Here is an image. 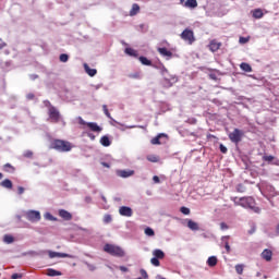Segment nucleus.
Listing matches in <instances>:
<instances>
[{
	"mask_svg": "<svg viewBox=\"0 0 279 279\" xmlns=\"http://www.w3.org/2000/svg\"><path fill=\"white\" fill-rule=\"evenodd\" d=\"M50 149H56V151L66 153L73 149V144L64 140H52L50 143Z\"/></svg>",
	"mask_w": 279,
	"mask_h": 279,
	"instance_id": "nucleus-1",
	"label": "nucleus"
},
{
	"mask_svg": "<svg viewBox=\"0 0 279 279\" xmlns=\"http://www.w3.org/2000/svg\"><path fill=\"white\" fill-rule=\"evenodd\" d=\"M104 252L110 254V256H117L118 258H123L125 256V251L121 246L114 244H105Z\"/></svg>",
	"mask_w": 279,
	"mask_h": 279,
	"instance_id": "nucleus-2",
	"label": "nucleus"
},
{
	"mask_svg": "<svg viewBox=\"0 0 279 279\" xmlns=\"http://www.w3.org/2000/svg\"><path fill=\"white\" fill-rule=\"evenodd\" d=\"M49 108H48V120L50 123H60L62 116L60 114V111L51 106V102L47 101Z\"/></svg>",
	"mask_w": 279,
	"mask_h": 279,
	"instance_id": "nucleus-3",
	"label": "nucleus"
},
{
	"mask_svg": "<svg viewBox=\"0 0 279 279\" xmlns=\"http://www.w3.org/2000/svg\"><path fill=\"white\" fill-rule=\"evenodd\" d=\"M243 136H245V132L241 129H234L233 132L229 133V140L235 145H239L243 141Z\"/></svg>",
	"mask_w": 279,
	"mask_h": 279,
	"instance_id": "nucleus-4",
	"label": "nucleus"
},
{
	"mask_svg": "<svg viewBox=\"0 0 279 279\" xmlns=\"http://www.w3.org/2000/svg\"><path fill=\"white\" fill-rule=\"evenodd\" d=\"M80 125H85L90 132H101V126L97 125V122H86L82 117L78 118Z\"/></svg>",
	"mask_w": 279,
	"mask_h": 279,
	"instance_id": "nucleus-5",
	"label": "nucleus"
},
{
	"mask_svg": "<svg viewBox=\"0 0 279 279\" xmlns=\"http://www.w3.org/2000/svg\"><path fill=\"white\" fill-rule=\"evenodd\" d=\"M25 217L27 221H32V223H36L40 219V211L28 210L25 213Z\"/></svg>",
	"mask_w": 279,
	"mask_h": 279,
	"instance_id": "nucleus-6",
	"label": "nucleus"
},
{
	"mask_svg": "<svg viewBox=\"0 0 279 279\" xmlns=\"http://www.w3.org/2000/svg\"><path fill=\"white\" fill-rule=\"evenodd\" d=\"M246 208H250V210H253L256 215H260V207L256 206V201H254L253 197H246Z\"/></svg>",
	"mask_w": 279,
	"mask_h": 279,
	"instance_id": "nucleus-7",
	"label": "nucleus"
},
{
	"mask_svg": "<svg viewBox=\"0 0 279 279\" xmlns=\"http://www.w3.org/2000/svg\"><path fill=\"white\" fill-rule=\"evenodd\" d=\"M167 134L160 133L156 137H153L150 140L151 145H163V143H167Z\"/></svg>",
	"mask_w": 279,
	"mask_h": 279,
	"instance_id": "nucleus-8",
	"label": "nucleus"
},
{
	"mask_svg": "<svg viewBox=\"0 0 279 279\" xmlns=\"http://www.w3.org/2000/svg\"><path fill=\"white\" fill-rule=\"evenodd\" d=\"M49 258H75V256L66 254V253H58L53 251H49Z\"/></svg>",
	"mask_w": 279,
	"mask_h": 279,
	"instance_id": "nucleus-9",
	"label": "nucleus"
},
{
	"mask_svg": "<svg viewBox=\"0 0 279 279\" xmlns=\"http://www.w3.org/2000/svg\"><path fill=\"white\" fill-rule=\"evenodd\" d=\"M231 202H233L235 206H242V208H247V197H231Z\"/></svg>",
	"mask_w": 279,
	"mask_h": 279,
	"instance_id": "nucleus-10",
	"label": "nucleus"
},
{
	"mask_svg": "<svg viewBox=\"0 0 279 279\" xmlns=\"http://www.w3.org/2000/svg\"><path fill=\"white\" fill-rule=\"evenodd\" d=\"M119 214L122 217H132V215H134V211H132V209L128 206H122L119 208Z\"/></svg>",
	"mask_w": 279,
	"mask_h": 279,
	"instance_id": "nucleus-11",
	"label": "nucleus"
},
{
	"mask_svg": "<svg viewBox=\"0 0 279 279\" xmlns=\"http://www.w3.org/2000/svg\"><path fill=\"white\" fill-rule=\"evenodd\" d=\"M260 256L267 263H271V258H274V252H271V250L266 248L262 252Z\"/></svg>",
	"mask_w": 279,
	"mask_h": 279,
	"instance_id": "nucleus-12",
	"label": "nucleus"
},
{
	"mask_svg": "<svg viewBox=\"0 0 279 279\" xmlns=\"http://www.w3.org/2000/svg\"><path fill=\"white\" fill-rule=\"evenodd\" d=\"M118 178H132L134 175V170H117Z\"/></svg>",
	"mask_w": 279,
	"mask_h": 279,
	"instance_id": "nucleus-13",
	"label": "nucleus"
},
{
	"mask_svg": "<svg viewBox=\"0 0 279 279\" xmlns=\"http://www.w3.org/2000/svg\"><path fill=\"white\" fill-rule=\"evenodd\" d=\"M59 217H61V219H63L64 221H71V219H73V215L66 211V209L59 210Z\"/></svg>",
	"mask_w": 279,
	"mask_h": 279,
	"instance_id": "nucleus-14",
	"label": "nucleus"
},
{
	"mask_svg": "<svg viewBox=\"0 0 279 279\" xmlns=\"http://www.w3.org/2000/svg\"><path fill=\"white\" fill-rule=\"evenodd\" d=\"M221 49V43H218L217 40H211L209 44V50L215 52L219 51Z\"/></svg>",
	"mask_w": 279,
	"mask_h": 279,
	"instance_id": "nucleus-15",
	"label": "nucleus"
},
{
	"mask_svg": "<svg viewBox=\"0 0 279 279\" xmlns=\"http://www.w3.org/2000/svg\"><path fill=\"white\" fill-rule=\"evenodd\" d=\"M187 228L193 231L199 230V225L191 219H185Z\"/></svg>",
	"mask_w": 279,
	"mask_h": 279,
	"instance_id": "nucleus-16",
	"label": "nucleus"
},
{
	"mask_svg": "<svg viewBox=\"0 0 279 279\" xmlns=\"http://www.w3.org/2000/svg\"><path fill=\"white\" fill-rule=\"evenodd\" d=\"M84 69H85V73H87V75H89V77H95V75H97V70L96 69H90L89 65H87V63H84Z\"/></svg>",
	"mask_w": 279,
	"mask_h": 279,
	"instance_id": "nucleus-17",
	"label": "nucleus"
},
{
	"mask_svg": "<svg viewBox=\"0 0 279 279\" xmlns=\"http://www.w3.org/2000/svg\"><path fill=\"white\" fill-rule=\"evenodd\" d=\"M46 276H49L50 278H56V276H62V272L60 270L49 268L47 269Z\"/></svg>",
	"mask_w": 279,
	"mask_h": 279,
	"instance_id": "nucleus-18",
	"label": "nucleus"
},
{
	"mask_svg": "<svg viewBox=\"0 0 279 279\" xmlns=\"http://www.w3.org/2000/svg\"><path fill=\"white\" fill-rule=\"evenodd\" d=\"M141 12V7L137 3H134L130 10V16H136Z\"/></svg>",
	"mask_w": 279,
	"mask_h": 279,
	"instance_id": "nucleus-19",
	"label": "nucleus"
},
{
	"mask_svg": "<svg viewBox=\"0 0 279 279\" xmlns=\"http://www.w3.org/2000/svg\"><path fill=\"white\" fill-rule=\"evenodd\" d=\"M124 52L131 58H138V51L134 50L133 48H125Z\"/></svg>",
	"mask_w": 279,
	"mask_h": 279,
	"instance_id": "nucleus-20",
	"label": "nucleus"
},
{
	"mask_svg": "<svg viewBox=\"0 0 279 279\" xmlns=\"http://www.w3.org/2000/svg\"><path fill=\"white\" fill-rule=\"evenodd\" d=\"M153 256H155V258L159 260H162V258H165V252H162V250L157 248L153 252Z\"/></svg>",
	"mask_w": 279,
	"mask_h": 279,
	"instance_id": "nucleus-21",
	"label": "nucleus"
},
{
	"mask_svg": "<svg viewBox=\"0 0 279 279\" xmlns=\"http://www.w3.org/2000/svg\"><path fill=\"white\" fill-rule=\"evenodd\" d=\"M184 7L191 8V10H195V8H197V0H186Z\"/></svg>",
	"mask_w": 279,
	"mask_h": 279,
	"instance_id": "nucleus-22",
	"label": "nucleus"
},
{
	"mask_svg": "<svg viewBox=\"0 0 279 279\" xmlns=\"http://www.w3.org/2000/svg\"><path fill=\"white\" fill-rule=\"evenodd\" d=\"M100 144L102 145V147H110L111 145L110 137H108L107 135H104L100 138Z\"/></svg>",
	"mask_w": 279,
	"mask_h": 279,
	"instance_id": "nucleus-23",
	"label": "nucleus"
},
{
	"mask_svg": "<svg viewBox=\"0 0 279 279\" xmlns=\"http://www.w3.org/2000/svg\"><path fill=\"white\" fill-rule=\"evenodd\" d=\"M240 69L245 73H252V65H250V63H245V62L241 63Z\"/></svg>",
	"mask_w": 279,
	"mask_h": 279,
	"instance_id": "nucleus-24",
	"label": "nucleus"
},
{
	"mask_svg": "<svg viewBox=\"0 0 279 279\" xmlns=\"http://www.w3.org/2000/svg\"><path fill=\"white\" fill-rule=\"evenodd\" d=\"M217 263H218L217 256H210L207 259L208 267H216Z\"/></svg>",
	"mask_w": 279,
	"mask_h": 279,
	"instance_id": "nucleus-25",
	"label": "nucleus"
},
{
	"mask_svg": "<svg viewBox=\"0 0 279 279\" xmlns=\"http://www.w3.org/2000/svg\"><path fill=\"white\" fill-rule=\"evenodd\" d=\"M158 51L160 56H163L166 58H171V51H169L167 48H158Z\"/></svg>",
	"mask_w": 279,
	"mask_h": 279,
	"instance_id": "nucleus-26",
	"label": "nucleus"
},
{
	"mask_svg": "<svg viewBox=\"0 0 279 279\" xmlns=\"http://www.w3.org/2000/svg\"><path fill=\"white\" fill-rule=\"evenodd\" d=\"M264 13L262 9H255L253 11V19H263Z\"/></svg>",
	"mask_w": 279,
	"mask_h": 279,
	"instance_id": "nucleus-27",
	"label": "nucleus"
},
{
	"mask_svg": "<svg viewBox=\"0 0 279 279\" xmlns=\"http://www.w3.org/2000/svg\"><path fill=\"white\" fill-rule=\"evenodd\" d=\"M138 60L144 66H151V61L146 57H140Z\"/></svg>",
	"mask_w": 279,
	"mask_h": 279,
	"instance_id": "nucleus-28",
	"label": "nucleus"
},
{
	"mask_svg": "<svg viewBox=\"0 0 279 279\" xmlns=\"http://www.w3.org/2000/svg\"><path fill=\"white\" fill-rule=\"evenodd\" d=\"M1 186H3V189H12L13 184L10 181V179H5L0 183Z\"/></svg>",
	"mask_w": 279,
	"mask_h": 279,
	"instance_id": "nucleus-29",
	"label": "nucleus"
},
{
	"mask_svg": "<svg viewBox=\"0 0 279 279\" xmlns=\"http://www.w3.org/2000/svg\"><path fill=\"white\" fill-rule=\"evenodd\" d=\"M244 269H245V266L243 264L235 265V271L239 276H243Z\"/></svg>",
	"mask_w": 279,
	"mask_h": 279,
	"instance_id": "nucleus-30",
	"label": "nucleus"
},
{
	"mask_svg": "<svg viewBox=\"0 0 279 279\" xmlns=\"http://www.w3.org/2000/svg\"><path fill=\"white\" fill-rule=\"evenodd\" d=\"M146 159L149 161V162H158L160 160V157L159 156H156V155H148L146 157Z\"/></svg>",
	"mask_w": 279,
	"mask_h": 279,
	"instance_id": "nucleus-31",
	"label": "nucleus"
},
{
	"mask_svg": "<svg viewBox=\"0 0 279 279\" xmlns=\"http://www.w3.org/2000/svg\"><path fill=\"white\" fill-rule=\"evenodd\" d=\"M182 38L187 45L195 43V36H182Z\"/></svg>",
	"mask_w": 279,
	"mask_h": 279,
	"instance_id": "nucleus-32",
	"label": "nucleus"
},
{
	"mask_svg": "<svg viewBox=\"0 0 279 279\" xmlns=\"http://www.w3.org/2000/svg\"><path fill=\"white\" fill-rule=\"evenodd\" d=\"M146 236H155L156 235V232H154V229L147 227L145 230H144Z\"/></svg>",
	"mask_w": 279,
	"mask_h": 279,
	"instance_id": "nucleus-33",
	"label": "nucleus"
},
{
	"mask_svg": "<svg viewBox=\"0 0 279 279\" xmlns=\"http://www.w3.org/2000/svg\"><path fill=\"white\" fill-rule=\"evenodd\" d=\"M4 243H14V236L10 235V234H5L3 238Z\"/></svg>",
	"mask_w": 279,
	"mask_h": 279,
	"instance_id": "nucleus-34",
	"label": "nucleus"
},
{
	"mask_svg": "<svg viewBox=\"0 0 279 279\" xmlns=\"http://www.w3.org/2000/svg\"><path fill=\"white\" fill-rule=\"evenodd\" d=\"M180 36H193V29L191 28H185Z\"/></svg>",
	"mask_w": 279,
	"mask_h": 279,
	"instance_id": "nucleus-35",
	"label": "nucleus"
},
{
	"mask_svg": "<svg viewBox=\"0 0 279 279\" xmlns=\"http://www.w3.org/2000/svg\"><path fill=\"white\" fill-rule=\"evenodd\" d=\"M84 265H86V267H87V269H89V271H95V269H97V266H95V264L84 262Z\"/></svg>",
	"mask_w": 279,
	"mask_h": 279,
	"instance_id": "nucleus-36",
	"label": "nucleus"
},
{
	"mask_svg": "<svg viewBox=\"0 0 279 279\" xmlns=\"http://www.w3.org/2000/svg\"><path fill=\"white\" fill-rule=\"evenodd\" d=\"M150 263L154 265V267H160V260L157 257H153Z\"/></svg>",
	"mask_w": 279,
	"mask_h": 279,
	"instance_id": "nucleus-37",
	"label": "nucleus"
},
{
	"mask_svg": "<svg viewBox=\"0 0 279 279\" xmlns=\"http://www.w3.org/2000/svg\"><path fill=\"white\" fill-rule=\"evenodd\" d=\"M60 62H69V54L62 53L59 57Z\"/></svg>",
	"mask_w": 279,
	"mask_h": 279,
	"instance_id": "nucleus-38",
	"label": "nucleus"
},
{
	"mask_svg": "<svg viewBox=\"0 0 279 279\" xmlns=\"http://www.w3.org/2000/svg\"><path fill=\"white\" fill-rule=\"evenodd\" d=\"M274 159H275V157L271 156V155H265V156L263 157V160H264L265 162H272Z\"/></svg>",
	"mask_w": 279,
	"mask_h": 279,
	"instance_id": "nucleus-39",
	"label": "nucleus"
},
{
	"mask_svg": "<svg viewBox=\"0 0 279 279\" xmlns=\"http://www.w3.org/2000/svg\"><path fill=\"white\" fill-rule=\"evenodd\" d=\"M129 77H131L132 80H141V73L135 72L133 74H130Z\"/></svg>",
	"mask_w": 279,
	"mask_h": 279,
	"instance_id": "nucleus-40",
	"label": "nucleus"
},
{
	"mask_svg": "<svg viewBox=\"0 0 279 279\" xmlns=\"http://www.w3.org/2000/svg\"><path fill=\"white\" fill-rule=\"evenodd\" d=\"M225 248L227 254H230V252H232V248L230 247V243L228 242V240L225 241Z\"/></svg>",
	"mask_w": 279,
	"mask_h": 279,
	"instance_id": "nucleus-41",
	"label": "nucleus"
},
{
	"mask_svg": "<svg viewBox=\"0 0 279 279\" xmlns=\"http://www.w3.org/2000/svg\"><path fill=\"white\" fill-rule=\"evenodd\" d=\"M104 112L108 119H112V116H110V111H108V106H102Z\"/></svg>",
	"mask_w": 279,
	"mask_h": 279,
	"instance_id": "nucleus-42",
	"label": "nucleus"
},
{
	"mask_svg": "<svg viewBox=\"0 0 279 279\" xmlns=\"http://www.w3.org/2000/svg\"><path fill=\"white\" fill-rule=\"evenodd\" d=\"M140 274H141V276H142L144 279H149V275H147V270L141 269V270H140Z\"/></svg>",
	"mask_w": 279,
	"mask_h": 279,
	"instance_id": "nucleus-43",
	"label": "nucleus"
},
{
	"mask_svg": "<svg viewBox=\"0 0 279 279\" xmlns=\"http://www.w3.org/2000/svg\"><path fill=\"white\" fill-rule=\"evenodd\" d=\"M236 192L238 193H245V186L243 184H239L236 186Z\"/></svg>",
	"mask_w": 279,
	"mask_h": 279,
	"instance_id": "nucleus-44",
	"label": "nucleus"
},
{
	"mask_svg": "<svg viewBox=\"0 0 279 279\" xmlns=\"http://www.w3.org/2000/svg\"><path fill=\"white\" fill-rule=\"evenodd\" d=\"M112 221V216H110V215H105V217H104V222L105 223H110Z\"/></svg>",
	"mask_w": 279,
	"mask_h": 279,
	"instance_id": "nucleus-45",
	"label": "nucleus"
},
{
	"mask_svg": "<svg viewBox=\"0 0 279 279\" xmlns=\"http://www.w3.org/2000/svg\"><path fill=\"white\" fill-rule=\"evenodd\" d=\"M180 210L183 215H191V209H189L187 207H181Z\"/></svg>",
	"mask_w": 279,
	"mask_h": 279,
	"instance_id": "nucleus-46",
	"label": "nucleus"
},
{
	"mask_svg": "<svg viewBox=\"0 0 279 279\" xmlns=\"http://www.w3.org/2000/svg\"><path fill=\"white\" fill-rule=\"evenodd\" d=\"M4 171H8V172L14 171V167H12V165H10V163H7V165H4Z\"/></svg>",
	"mask_w": 279,
	"mask_h": 279,
	"instance_id": "nucleus-47",
	"label": "nucleus"
},
{
	"mask_svg": "<svg viewBox=\"0 0 279 279\" xmlns=\"http://www.w3.org/2000/svg\"><path fill=\"white\" fill-rule=\"evenodd\" d=\"M219 149L221 154H228V147H226L223 144H220Z\"/></svg>",
	"mask_w": 279,
	"mask_h": 279,
	"instance_id": "nucleus-48",
	"label": "nucleus"
},
{
	"mask_svg": "<svg viewBox=\"0 0 279 279\" xmlns=\"http://www.w3.org/2000/svg\"><path fill=\"white\" fill-rule=\"evenodd\" d=\"M250 41V37H240L239 43H241V45H245V43Z\"/></svg>",
	"mask_w": 279,
	"mask_h": 279,
	"instance_id": "nucleus-49",
	"label": "nucleus"
},
{
	"mask_svg": "<svg viewBox=\"0 0 279 279\" xmlns=\"http://www.w3.org/2000/svg\"><path fill=\"white\" fill-rule=\"evenodd\" d=\"M153 182H155V184H160V178L158 175H154Z\"/></svg>",
	"mask_w": 279,
	"mask_h": 279,
	"instance_id": "nucleus-50",
	"label": "nucleus"
},
{
	"mask_svg": "<svg viewBox=\"0 0 279 279\" xmlns=\"http://www.w3.org/2000/svg\"><path fill=\"white\" fill-rule=\"evenodd\" d=\"M17 193H19V195H23L25 193V187L19 186L17 187Z\"/></svg>",
	"mask_w": 279,
	"mask_h": 279,
	"instance_id": "nucleus-51",
	"label": "nucleus"
},
{
	"mask_svg": "<svg viewBox=\"0 0 279 279\" xmlns=\"http://www.w3.org/2000/svg\"><path fill=\"white\" fill-rule=\"evenodd\" d=\"M230 228L226 222L220 223V230H228Z\"/></svg>",
	"mask_w": 279,
	"mask_h": 279,
	"instance_id": "nucleus-52",
	"label": "nucleus"
},
{
	"mask_svg": "<svg viewBox=\"0 0 279 279\" xmlns=\"http://www.w3.org/2000/svg\"><path fill=\"white\" fill-rule=\"evenodd\" d=\"M11 278H12V279L23 278V275H21V274H13V275L11 276Z\"/></svg>",
	"mask_w": 279,
	"mask_h": 279,
	"instance_id": "nucleus-53",
	"label": "nucleus"
},
{
	"mask_svg": "<svg viewBox=\"0 0 279 279\" xmlns=\"http://www.w3.org/2000/svg\"><path fill=\"white\" fill-rule=\"evenodd\" d=\"M119 269H120V271H123L124 274L129 271L128 267H125V266H120Z\"/></svg>",
	"mask_w": 279,
	"mask_h": 279,
	"instance_id": "nucleus-54",
	"label": "nucleus"
},
{
	"mask_svg": "<svg viewBox=\"0 0 279 279\" xmlns=\"http://www.w3.org/2000/svg\"><path fill=\"white\" fill-rule=\"evenodd\" d=\"M32 156H34V153H32V151H26L25 153L26 158H32Z\"/></svg>",
	"mask_w": 279,
	"mask_h": 279,
	"instance_id": "nucleus-55",
	"label": "nucleus"
},
{
	"mask_svg": "<svg viewBox=\"0 0 279 279\" xmlns=\"http://www.w3.org/2000/svg\"><path fill=\"white\" fill-rule=\"evenodd\" d=\"M34 97H35L34 94H27V96H26V98L29 100L34 99Z\"/></svg>",
	"mask_w": 279,
	"mask_h": 279,
	"instance_id": "nucleus-56",
	"label": "nucleus"
},
{
	"mask_svg": "<svg viewBox=\"0 0 279 279\" xmlns=\"http://www.w3.org/2000/svg\"><path fill=\"white\" fill-rule=\"evenodd\" d=\"M102 167H106L107 169H110V163L108 162H101Z\"/></svg>",
	"mask_w": 279,
	"mask_h": 279,
	"instance_id": "nucleus-57",
	"label": "nucleus"
},
{
	"mask_svg": "<svg viewBox=\"0 0 279 279\" xmlns=\"http://www.w3.org/2000/svg\"><path fill=\"white\" fill-rule=\"evenodd\" d=\"M3 47H5V43L1 41L0 39V49H3Z\"/></svg>",
	"mask_w": 279,
	"mask_h": 279,
	"instance_id": "nucleus-58",
	"label": "nucleus"
},
{
	"mask_svg": "<svg viewBox=\"0 0 279 279\" xmlns=\"http://www.w3.org/2000/svg\"><path fill=\"white\" fill-rule=\"evenodd\" d=\"M256 232V228H253L251 231H250V234H254Z\"/></svg>",
	"mask_w": 279,
	"mask_h": 279,
	"instance_id": "nucleus-59",
	"label": "nucleus"
},
{
	"mask_svg": "<svg viewBox=\"0 0 279 279\" xmlns=\"http://www.w3.org/2000/svg\"><path fill=\"white\" fill-rule=\"evenodd\" d=\"M228 239H230V235L223 236L222 241H226V240L228 241Z\"/></svg>",
	"mask_w": 279,
	"mask_h": 279,
	"instance_id": "nucleus-60",
	"label": "nucleus"
},
{
	"mask_svg": "<svg viewBox=\"0 0 279 279\" xmlns=\"http://www.w3.org/2000/svg\"><path fill=\"white\" fill-rule=\"evenodd\" d=\"M2 179H3V173L0 172V180H2Z\"/></svg>",
	"mask_w": 279,
	"mask_h": 279,
	"instance_id": "nucleus-61",
	"label": "nucleus"
},
{
	"mask_svg": "<svg viewBox=\"0 0 279 279\" xmlns=\"http://www.w3.org/2000/svg\"><path fill=\"white\" fill-rule=\"evenodd\" d=\"M180 4H181V5L184 4V0H180Z\"/></svg>",
	"mask_w": 279,
	"mask_h": 279,
	"instance_id": "nucleus-62",
	"label": "nucleus"
}]
</instances>
